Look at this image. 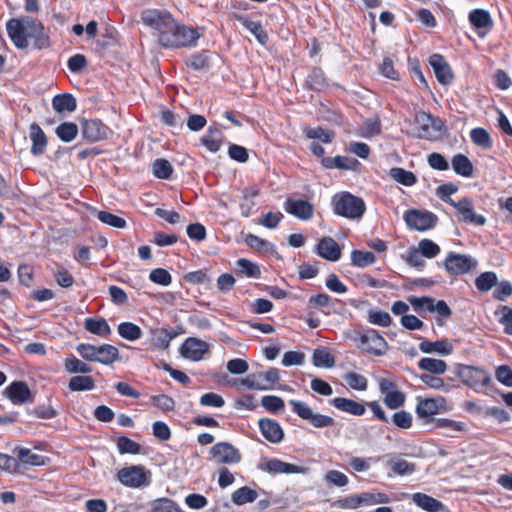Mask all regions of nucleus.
<instances>
[{"mask_svg":"<svg viewBox=\"0 0 512 512\" xmlns=\"http://www.w3.org/2000/svg\"><path fill=\"white\" fill-rule=\"evenodd\" d=\"M470 24L478 30V36L483 38L493 28V20L485 9H473L468 15Z\"/></svg>","mask_w":512,"mask_h":512,"instance_id":"6ab92c4d","label":"nucleus"},{"mask_svg":"<svg viewBox=\"0 0 512 512\" xmlns=\"http://www.w3.org/2000/svg\"><path fill=\"white\" fill-rule=\"evenodd\" d=\"M258 468L271 475L277 474H306L309 469L305 466H299L284 462L277 458L269 459L258 465Z\"/></svg>","mask_w":512,"mask_h":512,"instance_id":"4468645a","label":"nucleus"},{"mask_svg":"<svg viewBox=\"0 0 512 512\" xmlns=\"http://www.w3.org/2000/svg\"><path fill=\"white\" fill-rule=\"evenodd\" d=\"M419 349L426 354L436 353L446 356L453 352V344L448 339H441L434 342L424 340L419 343Z\"/></svg>","mask_w":512,"mask_h":512,"instance_id":"a878e982","label":"nucleus"},{"mask_svg":"<svg viewBox=\"0 0 512 512\" xmlns=\"http://www.w3.org/2000/svg\"><path fill=\"white\" fill-rule=\"evenodd\" d=\"M82 135L90 142H98L108 139L110 128L99 119L85 120L81 126Z\"/></svg>","mask_w":512,"mask_h":512,"instance_id":"2eb2a0df","label":"nucleus"},{"mask_svg":"<svg viewBox=\"0 0 512 512\" xmlns=\"http://www.w3.org/2000/svg\"><path fill=\"white\" fill-rule=\"evenodd\" d=\"M237 267H238V271L249 277V278H258L260 277V269L258 267V265H256L255 263L251 262L250 260L248 259H245V258H241L237 261Z\"/></svg>","mask_w":512,"mask_h":512,"instance_id":"680f3d73","label":"nucleus"},{"mask_svg":"<svg viewBox=\"0 0 512 512\" xmlns=\"http://www.w3.org/2000/svg\"><path fill=\"white\" fill-rule=\"evenodd\" d=\"M258 426L263 437L270 443H280L284 438V431L280 424L273 419L261 418Z\"/></svg>","mask_w":512,"mask_h":512,"instance_id":"412c9836","label":"nucleus"},{"mask_svg":"<svg viewBox=\"0 0 512 512\" xmlns=\"http://www.w3.org/2000/svg\"><path fill=\"white\" fill-rule=\"evenodd\" d=\"M14 452L18 460L25 465L44 466L48 460L45 456L35 454L30 449L24 447H16Z\"/></svg>","mask_w":512,"mask_h":512,"instance_id":"473e14b6","label":"nucleus"},{"mask_svg":"<svg viewBox=\"0 0 512 512\" xmlns=\"http://www.w3.org/2000/svg\"><path fill=\"white\" fill-rule=\"evenodd\" d=\"M84 328L86 331L104 338L112 333L109 324L104 318H86Z\"/></svg>","mask_w":512,"mask_h":512,"instance_id":"2f4dec72","label":"nucleus"},{"mask_svg":"<svg viewBox=\"0 0 512 512\" xmlns=\"http://www.w3.org/2000/svg\"><path fill=\"white\" fill-rule=\"evenodd\" d=\"M321 164L326 169H344L354 170L359 162L355 158H349L346 156L326 157L321 159Z\"/></svg>","mask_w":512,"mask_h":512,"instance_id":"c756f323","label":"nucleus"},{"mask_svg":"<svg viewBox=\"0 0 512 512\" xmlns=\"http://www.w3.org/2000/svg\"><path fill=\"white\" fill-rule=\"evenodd\" d=\"M117 448L120 454L135 455L141 452V445L126 436H121L118 438Z\"/></svg>","mask_w":512,"mask_h":512,"instance_id":"6e6d98bb","label":"nucleus"},{"mask_svg":"<svg viewBox=\"0 0 512 512\" xmlns=\"http://www.w3.org/2000/svg\"><path fill=\"white\" fill-rule=\"evenodd\" d=\"M80 356L91 362H98L103 365H111L119 359V350L111 344L95 346L88 343H81L76 347Z\"/></svg>","mask_w":512,"mask_h":512,"instance_id":"7ed1b4c3","label":"nucleus"},{"mask_svg":"<svg viewBox=\"0 0 512 512\" xmlns=\"http://www.w3.org/2000/svg\"><path fill=\"white\" fill-rule=\"evenodd\" d=\"M452 168L455 173L464 177H470L473 173V165L464 154H456L452 158Z\"/></svg>","mask_w":512,"mask_h":512,"instance_id":"e433bc0d","label":"nucleus"},{"mask_svg":"<svg viewBox=\"0 0 512 512\" xmlns=\"http://www.w3.org/2000/svg\"><path fill=\"white\" fill-rule=\"evenodd\" d=\"M458 191V186L453 183H445L437 187L436 195L444 202L454 206L457 202L450 196Z\"/></svg>","mask_w":512,"mask_h":512,"instance_id":"69168bd1","label":"nucleus"},{"mask_svg":"<svg viewBox=\"0 0 512 512\" xmlns=\"http://www.w3.org/2000/svg\"><path fill=\"white\" fill-rule=\"evenodd\" d=\"M418 367L427 371L429 374H444L447 370V364L444 360L425 357L419 360Z\"/></svg>","mask_w":512,"mask_h":512,"instance_id":"72a5a7b5","label":"nucleus"},{"mask_svg":"<svg viewBox=\"0 0 512 512\" xmlns=\"http://www.w3.org/2000/svg\"><path fill=\"white\" fill-rule=\"evenodd\" d=\"M52 107L59 114L72 113L77 108V102L72 94H58L52 99Z\"/></svg>","mask_w":512,"mask_h":512,"instance_id":"c85d7f7f","label":"nucleus"},{"mask_svg":"<svg viewBox=\"0 0 512 512\" xmlns=\"http://www.w3.org/2000/svg\"><path fill=\"white\" fill-rule=\"evenodd\" d=\"M289 405L299 418L308 421L315 428H326L335 424V420L331 416L313 412L306 402L292 399L289 401Z\"/></svg>","mask_w":512,"mask_h":512,"instance_id":"0eeeda50","label":"nucleus"},{"mask_svg":"<svg viewBox=\"0 0 512 512\" xmlns=\"http://www.w3.org/2000/svg\"><path fill=\"white\" fill-rule=\"evenodd\" d=\"M210 453L217 463L220 464H236L241 461V454L233 445L227 442H219L215 444Z\"/></svg>","mask_w":512,"mask_h":512,"instance_id":"dca6fc26","label":"nucleus"},{"mask_svg":"<svg viewBox=\"0 0 512 512\" xmlns=\"http://www.w3.org/2000/svg\"><path fill=\"white\" fill-rule=\"evenodd\" d=\"M391 421L397 428L409 429L412 427L413 417L410 412L401 410L392 415Z\"/></svg>","mask_w":512,"mask_h":512,"instance_id":"774afa93","label":"nucleus"},{"mask_svg":"<svg viewBox=\"0 0 512 512\" xmlns=\"http://www.w3.org/2000/svg\"><path fill=\"white\" fill-rule=\"evenodd\" d=\"M118 334L125 340L135 341L142 337L141 328L132 322H122L117 327Z\"/></svg>","mask_w":512,"mask_h":512,"instance_id":"58836bf2","label":"nucleus"},{"mask_svg":"<svg viewBox=\"0 0 512 512\" xmlns=\"http://www.w3.org/2000/svg\"><path fill=\"white\" fill-rule=\"evenodd\" d=\"M360 343L368 354L382 356L388 350L384 337L375 329H367L360 334Z\"/></svg>","mask_w":512,"mask_h":512,"instance_id":"1a4fd4ad","label":"nucleus"},{"mask_svg":"<svg viewBox=\"0 0 512 512\" xmlns=\"http://www.w3.org/2000/svg\"><path fill=\"white\" fill-rule=\"evenodd\" d=\"M361 506H372L376 504H387L390 498L387 494L381 492H364L360 493Z\"/></svg>","mask_w":512,"mask_h":512,"instance_id":"8fccbe9b","label":"nucleus"},{"mask_svg":"<svg viewBox=\"0 0 512 512\" xmlns=\"http://www.w3.org/2000/svg\"><path fill=\"white\" fill-rule=\"evenodd\" d=\"M209 352V345L198 338L190 337L180 347V354L191 361H200Z\"/></svg>","mask_w":512,"mask_h":512,"instance_id":"f3484780","label":"nucleus"},{"mask_svg":"<svg viewBox=\"0 0 512 512\" xmlns=\"http://www.w3.org/2000/svg\"><path fill=\"white\" fill-rule=\"evenodd\" d=\"M257 497L258 493L256 490L248 486H243L232 493L231 500L234 504L241 506L254 502Z\"/></svg>","mask_w":512,"mask_h":512,"instance_id":"f704fd0d","label":"nucleus"},{"mask_svg":"<svg viewBox=\"0 0 512 512\" xmlns=\"http://www.w3.org/2000/svg\"><path fill=\"white\" fill-rule=\"evenodd\" d=\"M312 360L313 364L320 368H332L335 365L334 356L325 348L315 349Z\"/></svg>","mask_w":512,"mask_h":512,"instance_id":"79ce46f5","label":"nucleus"},{"mask_svg":"<svg viewBox=\"0 0 512 512\" xmlns=\"http://www.w3.org/2000/svg\"><path fill=\"white\" fill-rule=\"evenodd\" d=\"M151 512H181V509L171 499L158 498L151 503Z\"/></svg>","mask_w":512,"mask_h":512,"instance_id":"bf43d9fd","label":"nucleus"},{"mask_svg":"<svg viewBox=\"0 0 512 512\" xmlns=\"http://www.w3.org/2000/svg\"><path fill=\"white\" fill-rule=\"evenodd\" d=\"M462 216V220L466 223L483 226L486 223L485 216L474 212V204L470 198H463L453 206Z\"/></svg>","mask_w":512,"mask_h":512,"instance_id":"aec40b11","label":"nucleus"},{"mask_svg":"<svg viewBox=\"0 0 512 512\" xmlns=\"http://www.w3.org/2000/svg\"><path fill=\"white\" fill-rule=\"evenodd\" d=\"M351 260L355 266L366 267L373 264L376 261V257L369 251L353 250Z\"/></svg>","mask_w":512,"mask_h":512,"instance_id":"4d7b16f0","label":"nucleus"},{"mask_svg":"<svg viewBox=\"0 0 512 512\" xmlns=\"http://www.w3.org/2000/svg\"><path fill=\"white\" fill-rule=\"evenodd\" d=\"M404 221L411 229L425 231L436 225L437 216L429 211L411 209L405 212Z\"/></svg>","mask_w":512,"mask_h":512,"instance_id":"9d476101","label":"nucleus"},{"mask_svg":"<svg viewBox=\"0 0 512 512\" xmlns=\"http://www.w3.org/2000/svg\"><path fill=\"white\" fill-rule=\"evenodd\" d=\"M316 253L323 259L331 262H336L341 258V248L339 244L329 236L319 240Z\"/></svg>","mask_w":512,"mask_h":512,"instance_id":"4be33fe9","label":"nucleus"},{"mask_svg":"<svg viewBox=\"0 0 512 512\" xmlns=\"http://www.w3.org/2000/svg\"><path fill=\"white\" fill-rule=\"evenodd\" d=\"M154 345L158 349L165 350L169 347L171 340L176 336L175 333L167 329H157L152 332Z\"/></svg>","mask_w":512,"mask_h":512,"instance_id":"603ef678","label":"nucleus"},{"mask_svg":"<svg viewBox=\"0 0 512 512\" xmlns=\"http://www.w3.org/2000/svg\"><path fill=\"white\" fill-rule=\"evenodd\" d=\"M304 133L308 139H319L325 144L331 143L335 138V133L332 130L323 129L321 127L305 128Z\"/></svg>","mask_w":512,"mask_h":512,"instance_id":"49530a36","label":"nucleus"},{"mask_svg":"<svg viewBox=\"0 0 512 512\" xmlns=\"http://www.w3.org/2000/svg\"><path fill=\"white\" fill-rule=\"evenodd\" d=\"M412 501L421 509L427 512H440L444 510V504L424 493H414L412 495Z\"/></svg>","mask_w":512,"mask_h":512,"instance_id":"7c9ffc66","label":"nucleus"},{"mask_svg":"<svg viewBox=\"0 0 512 512\" xmlns=\"http://www.w3.org/2000/svg\"><path fill=\"white\" fill-rule=\"evenodd\" d=\"M95 387V381L90 376H73L68 383V388L73 392L90 391Z\"/></svg>","mask_w":512,"mask_h":512,"instance_id":"4c0bfd02","label":"nucleus"},{"mask_svg":"<svg viewBox=\"0 0 512 512\" xmlns=\"http://www.w3.org/2000/svg\"><path fill=\"white\" fill-rule=\"evenodd\" d=\"M329 403L338 410L354 416H362L366 412L364 404L344 397L333 398Z\"/></svg>","mask_w":512,"mask_h":512,"instance_id":"393cba45","label":"nucleus"},{"mask_svg":"<svg viewBox=\"0 0 512 512\" xmlns=\"http://www.w3.org/2000/svg\"><path fill=\"white\" fill-rule=\"evenodd\" d=\"M245 243L252 249L262 252L268 253L274 250V245L268 242L265 239H262L254 234H248L245 237Z\"/></svg>","mask_w":512,"mask_h":512,"instance_id":"de8ad7c7","label":"nucleus"},{"mask_svg":"<svg viewBox=\"0 0 512 512\" xmlns=\"http://www.w3.org/2000/svg\"><path fill=\"white\" fill-rule=\"evenodd\" d=\"M117 479L129 488L147 487L151 483V472L143 465H131L120 469Z\"/></svg>","mask_w":512,"mask_h":512,"instance_id":"423d86ee","label":"nucleus"},{"mask_svg":"<svg viewBox=\"0 0 512 512\" xmlns=\"http://www.w3.org/2000/svg\"><path fill=\"white\" fill-rule=\"evenodd\" d=\"M172 15L164 9H146L141 13L142 22L162 34L165 28L172 25Z\"/></svg>","mask_w":512,"mask_h":512,"instance_id":"9b49d317","label":"nucleus"},{"mask_svg":"<svg viewBox=\"0 0 512 512\" xmlns=\"http://www.w3.org/2000/svg\"><path fill=\"white\" fill-rule=\"evenodd\" d=\"M417 136L420 139L434 141L439 139L444 132V124L441 119L433 117L430 113L419 111L415 114Z\"/></svg>","mask_w":512,"mask_h":512,"instance_id":"39448f33","label":"nucleus"},{"mask_svg":"<svg viewBox=\"0 0 512 512\" xmlns=\"http://www.w3.org/2000/svg\"><path fill=\"white\" fill-rule=\"evenodd\" d=\"M459 375L463 383L475 391L488 386L491 381V376L487 371L474 366L462 367Z\"/></svg>","mask_w":512,"mask_h":512,"instance_id":"f8f14e48","label":"nucleus"},{"mask_svg":"<svg viewBox=\"0 0 512 512\" xmlns=\"http://www.w3.org/2000/svg\"><path fill=\"white\" fill-rule=\"evenodd\" d=\"M6 30L11 42L18 49L28 48L29 40H32L35 49L42 50L50 47V38L44 25L32 17L10 19L6 23Z\"/></svg>","mask_w":512,"mask_h":512,"instance_id":"f257e3e1","label":"nucleus"},{"mask_svg":"<svg viewBox=\"0 0 512 512\" xmlns=\"http://www.w3.org/2000/svg\"><path fill=\"white\" fill-rule=\"evenodd\" d=\"M405 400L406 395L398 389L393 390V392H390L383 397V403L391 410L401 408L404 405Z\"/></svg>","mask_w":512,"mask_h":512,"instance_id":"3c124183","label":"nucleus"},{"mask_svg":"<svg viewBox=\"0 0 512 512\" xmlns=\"http://www.w3.org/2000/svg\"><path fill=\"white\" fill-rule=\"evenodd\" d=\"M64 368L68 373L71 374H87L92 372V367L89 364L76 358L75 356H71L65 359Z\"/></svg>","mask_w":512,"mask_h":512,"instance_id":"37998d69","label":"nucleus"},{"mask_svg":"<svg viewBox=\"0 0 512 512\" xmlns=\"http://www.w3.org/2000/svg\"><path fill=\"white\" fill-rule=\"evenodd\" d=\"M386 464L391 468L393 473L401 476L412 474L416 469L414 463L397 457H391L386 461Z\"/></svg>","mask_w":512,"mask_h":512,"instance_id":"c9c22d12","label":"nucleus"},{"mask_svg":"<svg viewBox=\"0 0 512 512\" xmlns=\"http://www.w3.org/2000/svg\"><path fill=\"white\" fill-rule=\"evenodd\" d=\"M169 27L165 28L162 34H158V41L164 48L191 47L200 37L197 30L178 24L174 18Z\"/></svg>","mask_w":512,"mask_h":512,"instance_id":"f03ea898","label":"nucleus"},{"mask_svg":"<svg viewBox=\"0 0 512 512\" xmlns=\"http://www.w3.org/2000/svg\"><path fill=\"white\" fill-rule=\"evenodd\" d=\"M438 411L437 404L433 399H423L420 400L416 406V413L421 418H427Z\"/></svg>","mask_w":512,"mask_h":512,"instance_id":"e2e57ef3","label":"nucleus"},{"mask_svg":"<svg viewBox=\"0 0 512 512\" xmlns=\"http://www.w3.org/2000/svg\"><path fill=\"white\" fill-rule=\"evenodd\" d=\"M332 204L335 214L353 220L360 219L366 210L364 201L348 192L334 196Z\"/></svg>","mask_w":512,"mask_h":512,"instance_id":"20e7f679","label":"nucleus"},{"mask_svg":"<svg viewBox=\"0 0 512 512\" xmlns=\"http://www.w3.org/2000/svg\"><path fill=\"white\" fill-rule=\"evenodd\" d=\"M497 284V275L492 271L481 273L475 280V286L480 292H487Z\"/></svg>","mask_w":512,"mask_h":512,"instance_id":"09e8293b","label":"nucleus"},{"mask_svg":"<svg viewBox=\"0 0 512 512\" xmlns=\"http://www.w3.org/2000/svg\"><path fill=\"white\" fill-rule=\"evenodd\" d=\"M152 173L158 179H169L173 173V166L164 159H156L152 164Z\"/></svg>","mask_w":512,"mask_h":512,"instance_id":"a18cd8bd","label":"nucleus"},{"mask_svg":"<svg viewBox=\"0 0 512 512\" xmlns=\"http://www.w3.org/2000/svg\"><path fill=\"white\" fill-rule=\"evenodd\" d=\"M389 176L396 182L405 186H412L417 182V177L414 173L400 167L391 168L389 170Z\"/></svg>","mask_w":512,"mask_h":512,"instance_id":"a19ab883","label":"nucleus"},{"mask_svg":"<svg viewBox=\"0 0 512 512\" xmlns=\"http://www.w3.org/2000/svg\"><path fill=\"white\" fill-rule=\"evenodd\" d=\"M285 210L287 213L301 220L311 219L314 213L313 205L310 202L301 199H288L285 202Z\"/></svg>","mask_w":512,"mask_h":512,"instance_id":"b1692460","label":"nucleus"},{"mask_svg":"<svg viewBox=\"0 0 512 512\" xmlns=\"http://www.w3.org/2000/svg\"><path fill=\"white\" fill-rule=\"evenodd\" d=\"M418 250L426 258L432 259L439 255L440 247L430 239H422L418 243Z\"/></svg>","mask_w":512,"mask_h":512,"instance_id":"338daca9","label":"nucleus"},{"mask_svg":"<svg viewBox=\"0 0 512 512\" xmlns=\"http://www.w3.org/2000/svg\"><path fill=\"white\" fill-rule=\"evenodd\" d=\"M239 20L241 24L255 36L260 44L265 45L268 42V34L263 29L260 22L251 21L247 18H240Z\"/></svg>","mask_w":512,"mask_h":512,"instance_id":"ea45409f","label":"nucleus"},{"mask_svg":"<svg viewBox=\"0 0 512 512\" xmlns=\"http://www.w3.org/2000/svg\"><path fill=\"white\" fill-rule=\"evenodd\" d=\"M307 84L316 91H321L327 87V81L321 69L315 68L307 77Z\"/></svg>","mask_w":512,"mask_h":512,"instance_id":"5fc2aeb1","label":"nucleus"},{"mask_svg":"<svg viewBox=\"0 0 512 512\" xmlns=\"http://www.w3.org/2000/svg\"><path fill=\"white\" fill-rule=\"evenodd\" d=\"M429 63L432 66L439 83L447 85L452 82V70L442 55L433 54L429 59Z\"/></svg>","mask_w":512,"mask_h":512,"instance_id":"5701e85b","label":"nucleus"},{"mask_svg":"<svg viewBox=\"0 0 512 512\" xmlns=\"http://www.w3.org/2000/svg\"><path fill=\"white\" fill-rule=\"evenodd\" d=\"M97 219L101 221L104 224H107L111 227L115 228H125L126 227V221L124 218L119 217L115 214H112L107 211H99L97 213Z\"/></svg>","mask_w":512,"mask_h":512,"instance_id":"0e129e2a","label":"nucleus"},{"mask_svg":"<svg viewBox=\"0 0 512 512\" xmlns=\"http://www.w3.org/2000/svg\"><path fill=\"white\" fill-rule=\"evenodd\" d=\"M344 380L347 382L349 387L357 391H365L368 387V381L366 377L355 372H348L344 375Z\"/></svg>","mask_w":512,"mask_h":512,"instance_id":"052dcab7","label":"nucleus"},{"mask_svg":"<svg viewBox=\"0 0 512 512\" xmlns=\"http://www.w3.org/2000/svg\"><path fill=\"white\" fill-rule=\"evenodd\" d=\"M4 395L15 405L31 403L34 401V396L31 390L28 385L22 381L12 382L5 388Z\"/></svg>","mask_w":512,"mask_h":512,"instance_id":"a211bd4d","label":"nucleus"},{"mask_svg":"<svg viewBox=\"0 0 512 512\" xmlns=\"http://www.w3.org/2000/svg\"><path fill=\"white\" fill-rule=\"evenodd\" d=\"M224 135L217 126H210L206 133L201 137L200 141L210 152L216 153L222 146Z\"/></svg>","mask_w":512,"mask_h":512,"instance_id":"bb28decb","label":"nucleus"},{"mask_svg":"<svg viewBox=\"0 0 512 512\" xmlns=\"http://www.w3.org/2000/svg\"><path fill=\"white\" fill-rule=\"evenodd\" d=\"M477 261L465 254L449 253L444 262L445 270L453 276L468 273L474 269Z\"/></svg>","mask_w":512,"mask_h":512,"instance_id":"ddd939ff","label":"nucleus"},{"mask_svg":"<svg viewBox=\"0 0 512 512\" xmlns=\"http://www.w3.org/2000/svg\"><path fill=\"white\" fill-rule=\"evenodd\" d=\"M470 138L472 142L482 148H490L492 141L489 133L484 128H474L470 132Z\"/></svg>","mask_w":512,"mask_h":512,"instance_id":"13d9d810","label":"nucleus"},{"mask_svg":"<svg viewBox=\"0 0 512 512\" xmlns=\"http://www.w3.org/2000/svg\"><path fill=\"white\" fill-rule=\"evenodd\" d=\"M408 301L413 306V308L415 309L416 312H421V311L434 312L435 300L432 297L409 296Z\"/></svg>","mask_w":512,"mask_h":512,"instance_id":"864d4df0","label":"nucleus"},{"mask_svg":"<svg viewBox=\"0 0 512 512\" xmlns=\"http://www.w3.org/2000/svg\"><path fill=\"white\" fill-rule=\"evenodd\" d=\"M29 135L32 141L31 153L34 156L43 154L47 145V137L42 128L37 123H32L29 127Z\"/></svg>","mask_w":512,"mask_h":512,"instance_id":"cd10ccee","label":"nucleus"},{"mask_svg":"<svg viewBox=\"0 0 512 512\" xmlns=\"http://www.w3.org/2000/svg\"><path fill=\"white\" fill-rule=\"evenodd\" d=\"M55 133L63 142H71L78 135V126L73 122H63L57 126Z\"/></svg>","mask_w":512,"mask_h":512,"instance_id":"c03bdc74","label":"nucleus"},{"mask_svg":"<svg viewBox=\"0 0 512 512\" xmlns=\"http://www.w3.org/2000/svg\"><path fill=\"white\" fill-rule=\"evenodd\" d=\"M280 374L276 368H270L267 372H254L240 380V383L250 390H271L279 381Z\"/></svg>","mask_w":512,"mask_h":512,"instance_id":"6e6552de","label":"nucleus"}]
</instances>
